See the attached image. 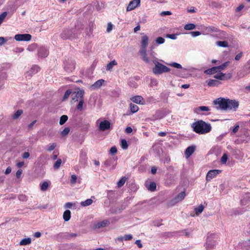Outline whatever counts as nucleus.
I'll list each match as a JSON object with an SVG mask.
<instances>
[{
	"mask_svg": "<svg viewBox=\"0 0 250 250\" xmlns=\"http://www.w3.org/2000/svg\"><path fill=\"white\" fill-rule=\"evenodd\" d=\"M193 130L199 134H205L209 132L211 130L210 124L207 123L203 120H198L191 125Z\"/></svg>",
	"mask_w": 250,
	"mask_h": 250,
	"instance_id": "obj_1",
	"label": "nucleus"
},
{
	"mask_svg": "<svg viewBox=\"0 0 250 250\" xmlns=\"http://www.w3.org/2000/svg\"><path fill=\"white\" fill-rule=\"evenodd\" d=\"M148 37L146 35L142 37L139 54L141 59L147 63L150 62V58L147 56L146 48L148 45Z\"/></svg>",
	"mask_w": 250,
	"mask_h": 250,
	"instance_id": "obj_2",
	"label": "nucleus"
},
{
	"mask_svg": "<svg viewBox=\"0 0 250 250\" xmlns=\"http://www.w3.org/2000/svg\"><path fill=\"white\" fill-rule=\"evenodd\" d=\"M153 62L155 66L152 68V72L155 75H160L170 71L169 68L158 62L157 60H153Z\"/></svg>",
	"mask_w": 250,
	"mask_h": 250,
	"instance_id": "obj_3",
	"label": "nucleus"
},
{
	"mask_svg": "<svg viewBox=\"0 0 250 250\" xmlns=\"http://www.w3.org/2000/svg\"><path fill=\"white\" fill-rule=\"evenodd\" d=\"M218 239V235L215 234H209L207 237L206 248L207 250L213 248L216 245Z\"/></svg>",
	"mask_w": 250,
	"mask_h": 250,
	"instance_id": "obj_4",
	"label": "nucleus"
},
{
	"mask_svg": "<svg viewBox=\"0 0 250 250\" xmlns=\"http://www.w3.org/2000/svg\"><path fill=\"white\" fill-rule=\"evenodd\" d=\"M75 63L73 60H68L64 62L63 67L67 72H72L75 69Z\"/></svg>",
	"mask_w": 250,
	"mask_h": 250,
	"instance_id": "obj_5",
	"label": "nucleus"
},
{
	"mask_svg": "<svg viewBox=\"0 0 250 250\" xmlns=\"http://www.w3.org/2000/svg\"><path fill=\"white\" fill-rule=\"evenodd\" d=\"M239 103L235 100L227 99V110L235 111L238 107Z\"/></svg>",
	"mask_w": 250,
	"mask_h": 250,
	"instance_id": "obj_6",
	"label": "nucleus"
},
{
	"mask_svg": "<svg viewBox=\"0 0 250 250\" xmlns=\"http://www.w3.org/2000/svg\"><path fill=\"white\" fill-rule=\"evenodd\" d=\"M215 104L219 105V108L222 110H227V99L224 98H218L214 101Z\"/></svg>",
	"mask_w": 250,
	"mask_h": 250,
	"instance_id": "obj_7",
	"label": "nucleus"
},
{
	"mask_svg": "<svg viewBox=\"0 0 250 250\" xmlns=\"http://www.w3.org/2000/svg\"><path fill=\"white\" fill-rule=\"evenodd\" d=\"M31 35L29 34H17L15 36L14 39L19 42L26 41L28 42L31 40Z\"/></svg>",
	"mask_w": 250,
	"mask_h": 250,
	"instance_id": "obj_8",
	"label": "nucleus"
},
{
	"mask_svg": "<svg viewBox=\"0 0 250 250\" xmlns=\"http://www.w3.org/2000/svg\"><path fill=\"white\" fill-rule=\"evenodd\" d=\"M208 111L209 108L206 106H200L193 109L194 112L198 115H207L205 112Z\"/></svg>",
	"mask_w": 250,
	"mask_h": 250,
	"instance_id": "obj_9",
	"label": "nucleus"
},
{
	"mask_svg": "<svg viewBox=\"0 0 250 250\" xmlns=\"http://www.w3.org/2000/svg\"><path fill=\"white\" fill-rule=\"evenodd\" d=\"M213 77L219 80L224 81L229 80L231 78L232 75L231 73L227 74L220 72L217 74L214 75Z\"/></svg>",
	"mask_w": 250,
	"mask_h": 250,
	"instance_id": "obj_10",
	"label": "nucleus"
},
{
	"mask_svg": "<svg viewBox=\"0 0 250 250\" xmlns=\"http://www.w3.org/2000/svg\"><path fill=\"white\" fill-rule=\"evenodd\" d=\"M141 0H133L129 2L126 7L127 11H131L140 5Z\"/></svg>",
	"mask_w": 250,
	"mask_h": 250,
	"instance_id": "obj_11",
	"label": "nucleus"
},
{
	"mask_svg": "<svg viewBox=\"0 0 250 250\" xmlns=\"http://www.w3.org/2000/svg\"><path fill=\"white\" fill-rule=\"evenodd\" d=\"M221 172V170L219 169H213L209 170L206 176V180L210 181L212 178L215 177L217 175Z\"/></svg>",
	"mask_w": 250,
	"mask_h": 250,
	"instance_id": "obj_12",
	"label": "nucleus"
},
{
	"mask_svg": "<svg viewBox=\"0 0 250 250\" xmlns=\"http://www.w3.org/2000/svg\"><path fill=\"white\" fill-rule=\"evenodd\" d=\"M110 127V123L107 120H104L101 121L99 125V129L101 131H104L109 129Z\"/></svg>",
	"mask_w": 250,
	"mask_h": 250,
	"instance_id": "obj_13",
	"label": "nucleus"
},
{
	"mask_svg": "<svg viewBox=\"0 0 250 250\" xmlns=\"http://www.w3.org/2000/svg\"><path fill=\"white\" fill-rule=\"evenodd\" d=\"M40 70V68L37 65H34L32 66L30 70L27 71L26 73V77L30 78L32 75L35 74Z\"/></svg>",
	"mask_w": 250,
	"mask_h": 250,
	"instance_id": "obj_14",
	"label": "nucleus"
},
{
	"mask_svg": "<svg viewBox=\"0 0 250 250\" xmlns=\"http://www.w3.org/2000/svg\"><path fill=\"white\" fill-rule=\"evenodd\" d=\"M109 224V221L107 220H104L102 221L98 222L94 224V229H100L105 227Z\"/></svg>",
	"mask_w": 250,
	"mask_h": 250,
	"instance_id": "obj_15",
	"label": "nucleus"
},
{
	"mask_svg": "<svg viewBox=\"0 0 250 250\" xmlns=\"http://www.w3.org/2000/svg\"><path fill=\"white\" fill-rule=\"evenodd\" d=\"M196 146L192 145L188 147L185 151V155L187 158H189L195 151Z\"/></svg>",
	"mask_w": 250,
	"mask_h": 250,
	"instance_id": "obj_16",
	"label": "nucleus"
},
{
	"mask_svg": "<svg viewBox=\"0 0 250 250\" xmlns=\"http://www.w3.org/2000/svg\"><path fill=\"white\" fill-rule=\"evenodd\" d=\"M48 55V51L45 47H40L38 49V56L39 57H46Z\"/></svg>",
	"mask_w": 250,
	"mask_h": 250,
	"instance_id": "obj_17",
	"label": "nucleus"
},
{
	"mask_svg": "<svg viewBox=\"0 0 250 250\" xmlns=\"http://www.w3.org/2000/svg\"><path fill=\"white\" fill-rule=\"evenodd\" d=\"M131 100L137 104H145V102L144 98L141 96H135L131 98Z\"/></svg>",
	"mask_w": 250,
	"mask_h": 250,
	"instance_id": "obj_18",
	"label": "nucleus"
},
{
	"mask_svg": "<svg viewBox=\"0 0 250 250\" xmlns=\"http://www.w3.org/2000/svg\"><path fill=\"white\" fill-rule=\"evenodd\" d=\"M104 82V80L103 79H100L96 81L94 84L90 85V89L92 90H94L99 89L101 87L102 84Z\"/></svg>",
	"mask_w": 250,
	"mask_h": 250,
	"instance_id": "obj_19",
	"label": "nucleus"
},
{
	"mask_svg": "<svg viewBox=\"0 0 250 250\" xmlns=\"http://www.w3.org/2000/svg\"><path fill=\"white\" fill-rule=\"evenodd\" d=\"M155 45H152L150 47V50L148 51L147 54V56L150 58V62L153 60H156L157 58L156 57V53L153 51V50L155 48Z\"/></svg>",
	"mask_w": 250,
	"mask_h": 250,
	"instance_id": "obj_20",
	"label": "nucleus"
},
{
	"mask_svg": "<svg viewBox=\"0 0 250 250\" xmlns=\"http://www.w3.org/2000/svg\"><path fill=\"white\" fill-rule=\"evenodd\" d=\"M186 196V193L185 191L181 192L178 195H177L172 200L173 204H176L181 201H182Z\"/></svg>",
	"mask_w": 250,
	"mask_h": 250,
	"instance_id": "obj_21",
	"label": "nucleus"
},
{
	"mask_svg": "<svg viewBox=\"0 0 250 250\" xmlns=\"http://www.w3.org/2000/svg\"><path fill=\"white\" fill-rule=\"evenodd\" d=\"M218 29L212 26H210L206 27L203 32V34H209L211 33L217 32L218 31Z\"/></svg>",
	"mask_w": 250,
	"mask_h": 250,
	"instance_id": "obj_22",
	"label": "nucleus"
},
{
	"mask_svg": "<svg viewBox=\"0 0 250 250\" xmlns=\"http://www.w3.org/2000/svg\"><path fill=\"white\" fill-rule=\"evenodd\" d=\"M208 85L209 87H215V86H218L219 85H220L221 83L217 80H213V79H210L206 82Z\"/></svg>",
	"mask_w": 250,
	"mask_h": 250,
	"instance_id": "obj_23",
	"label": "nucleus"
},
{
	"mask_svg": "<svg viewBox=\"0 0 250 250\" xmlns=\"http://www.w3.org/2000/svg\"><path fill=\"white\" fill-rule=\"evenodd\" d=\"M219 72L217 69L216 66L212 67L204 71V73L208 75H211L216 72Z\"/></svg>",
	"mask_w": 250,
	"mask_h": 250,
	"instance_id": "obj_24",
	"label": "nucleus"
},
{
	"mask_svg": "<svg viewBox=\"0 0 250 250\" xmlns=\"http://www.w3.org/2000/svg\"><path fill=\"white\" fill-rule=\"evenodd\" d=\"M71 218V212L69 210H66L63 213V219L65 221H68Z\"/></svg>",
	"mask_w": 250,
	"mask_h": 250,
	"instance_id": "obj_25",
	"label": "nucleus"
},
{
	"mask_svg": "<svg viewBox=\"0 0 250 250\" xmlns=\"http://www.w3.org/2000/svg\"><path fill=\"white\" fill-rule=\"evenodd\" d=\"M215 43L219 47H228L229 46V43L227 41H217Z\"/></svg>",
	"mask_w": 250,
	"mask_h": 250,
	"instance_id": "obj_26",
	"label": "nucleus"
},
{
	"mask_svg": "<svg viewBox=\"0 0 250 250\" xmlns=\"http://www.w3.org/2000/svg\"><path fill=\"white\" fill-rule=\"evenodd\" d=\"M117 64V62L115 60H113L109 62L106 65V70L111 71L113 67Z\"/></svg>",
	"mask_w": 250,
	"mask_h": 250,
	"instance_id": "obj_27",
	"label": "nucleus"
},
{
	"mask_svg": "<svg viewBox=\"0 0 250 250\" xmlns=\"http://www.w3.org/2000/svg\"><path fill=\"white\" fill-rule=\"evenodd\" d=\"M31 243V239L30 238H27L22 239L20 242V245L21 246H25L29 245Z\"/></svg>",
	"mask_w": 250,
	"mask_h": 250,
	"instance_id": "obj_28",
	"label": "nucleus"
},
{
	"mask_svg": "<svg viewBox=\"0 0 250 250\" xmlns=\"http://www.w3.org/2000/svg\"><path fill=\"white\" fill-rule=\"evenodd\" d=\"M167 64L170 66L174 67L177 69H183L182 66L180 64L176 62H172L167 63Z\"/></svg>",
	"mask_w": 250,
	"mask_h": 250,
	"instance_id": "obj_29",
	"label": "nucleus"
},
{
	"mask_svg": "<svg viewBox=\"0 0 250 250\" xmlns=\"http://www.w3.org/2000/svg\"><path fill=\"white\" fill-rule=\"evenodd\" d=\"M86 154L85 153L81 152L80 154V163L84 164L86 161Z\"/></svg>",
	"mask_w": 250,
	"mask_h": 250,
	"instance_id": "obj_30",
	"label": "nucleus"
},
{
	"mask_svg": "<svg viewBox=\"0 0 250 250\" xmlns=\"http://www.w3.org/2000/svg\"><path fill=\"white\" fill-rule=\"evenodd\" d=\"M204 208V207L202 205H200L198 207L194 209L196 215L198 216L200 214H201L203 212Z\"/></svg>",
	"mask_w": 250,
	"mask_h": 250,
	"instance_id": "obj_31",
	"label": "nucleus"
},
{
	"mask_svg": "<svg viewBox=\"0 0 250 250\" xmlns=\"http://www.w3.org/2000/svg\"><path fill=\"white\" fill-rule=\"evenodd\" d=\"M84 91L83 90H79L77 92L74 93L77 98L83 99V96L84 95Z\"/></svg>",
	"mask_w": 250,
	"mask_h": 250,
	"instance_id": "obj_32",
	"label": "nucleus"
},
{
	"mask_svg": "<svg viewBox=\"0 0 250 250\" xmlns=\"http://www.w3.org/2000/svg\"><path fill=\"white\" fill-rule=\"evenodd\" d=\"M93 203V200L91 199H88L84 201L81 202L80 204L83 207H86L91 205Z\"/></svg>",
	"mask_w": 250,
	"mask_h": 250,
	"instance_id": "obj_33",
	"label": "nucleus"
},
{
	"mask_svg": "<svg viewBox=\"0 0 250 250\" xmlns=\"http://www.w3.org/2000/svg\"><path fill=\"white\" fill-rule=\"evenodd\" d=\"M229 62H224V63H223L222 64H221L219 66H216L217 69H218V71L220 72L221 70H224L229 65Z\"/></svg>",
	"mask_w": 250,
	"mask_h": 250,
	"instance_id": "obj_34",
	"label": "nucleus"
},
{
	"mask_svg": "<svg viewBox=\"0 0 250 250\" xmlns=\"http://www.w3.org/2000/svg\"><path fill=\"white\" fill-rule=\"evenodd\" d=\"M129 107L132 113L136 112L139 110L138 106L137 105L132 103L130 104Z\"/></svg>",
	"mask_w": 250,
	"mask_h": 250,
	"instance_id": "obj_35",
	"label": "nucleus"
},
{
	"mask_svg": "<svg viewBox=\"0 0 250 250\" xmlns=\"http://www.w3.org/2000/svg\"><path fill=\"white\" fill-rule=\"evenodd\" d=\"M196 25L193 23H188L184 26V29L186 30H191L195 28Z\"/></svg>",
	"mask_w": 250,
	"mask_h": 250,
	"instance_id": "obj_36",
	"label": "nucleus"
},
{
	"mask_svg": "<svg viewBox=\"0 0 250 250\" xmlns=\"http://www.w3.org/2000/svg\"><path fill=\"white\" fill-rule=\"evenodd\" d=\"M69 32V31H68V30L63 31L61 34L62 38L63 39H67V38H73V37L71 35H69V34H67V32Z\"/></svg>",
	"mask_w": 250,
	"mask_h": 250,
	"instance_id": "obj_37",
	"label": "nucleus"
},
{
	"mask_svg": "<svg viewBox=\"0 0 250 250\" xmlns=\"http://www.w3.org/2000/svg\"><path fill=\"white\" fill-rule=\"evenodd\" d=\"M23 113V111L22 110H18L13 115L12 118L13 119L15 120L18 119Z\"/></svg>",
	"mask_w": 250,
	"mask_h": 250,
	"instance_id": "obj_38",
	"label": "nucleus"
},
{
	"mask_svg": "<svg viewBox=\"0 0 250 250\" xmlns=\"http://www.w3.org/2000/svg\"><path fill=\"white\" fill-rule=\"evenodd\" d=\"M156 188V185L154 182H151L149 186L147 187V189L151 191H154L155 190Z\"/></svg>",
	"mask_w": 250,
	"mask_h": 250,
	"instance_id": "obj_39",
	"label": "nucleus"
},
{
	"mask_svg": "<svg viewBox=\"0 0 250 250\" xmlns=\"http://www.w3.org/2000/svg\"><path fill=\"white\" fill-rule=\"evenodd\" d=\"M121 146L123 149H126L128 147V143L125 139H122L121 140Z\"/></svg>",
	"mask_w": 250,
	"mask_h": 250,
	"instance_id": "obj_40",
	"label": "nucleus"
},
{
	"mask_svg": "<svg viewBox=\"0 0 250 250\" xmlns=\"http://www.w3.org/2000/svg\"><path fill=\"white\" fill-rule=\"evenodd\" d=\"M62 161L61 159H58L54 164L53 167L55 169H59L62 164Z\"/></svg>",
	"mask_w": 250,
	"mask_h": 250,
	"instance_id": "obj_41",
	"label": "nucleus"
},
{
	"mask_svg": "<svg viewBox=\"0 0 250 250\" xmlns=\"http://www.w3.org/2000/svg\"><path fill=\"white\" fill-rule=\"evenodd\" d=\"M126 181V178L125 177H123L117 183V186L119 188L122 187L125 183Z\"/></svg>",
	"mask_w": 250,
	"mask_h": 250,
	"instance_id": "obj_42",
	"label": "nucleus"
},
{
	"mask_svg": "<svg viewBox=\"0 0 250 250\" xmlns=\"http://www.w3.org/2000/svg\"><path fill=\"white\" fill-rule=\"evenodd\" d=\"M48 183L47 182H44L42 183V184L41 185V189L42 191H45L48 188Z\"/></svg>",
	"mask_w": 250,
	"mask_h": 250,
	"instance_id": "obj_43",
	"label": "nucleus"
},
{
	"mask_svg": "<svg viewBox=\"0 0 250 250\" xmlns=\"http://www.w3.org/2000/svg\"><path fill=\"white\" fill-rule=\"evenodd\" d=\"M68 117L66 115H62L61 117L60 120V124L61 125H63L67 120Z\"/></svg>",
	"mask_w": 250,
	"mask_h": 250,
	"instance_id": "obj_44",
	"label": "nucleus"
},
{
	"mask_svg": "<svg viewBox=\"0 0 250 250\" xmlns=\"http://www.w3.org/2000/svg\"><path fill=\"white\" fill-rule=\"evenodd\" d=\"M37 48V44L33 43V44L29 45L28 46L27 50L29 51H33L35 50Z\"/></svg>",
	"mask_w": 250,
	"mask_h": 250,
	"instance_id": "obj_45",
	"label": "nucleus"
},
{
	"mask_svg": "<svg viewBox=\"0 0 250 250\" xmlns=\"http://www.w3.org/2000/svg\"><path fill=\"white\" fill-rule=\"evenodd\" d=\"M77 177L76 175L73 174L71 176V179L70 180V183L71 185H74L77 181Z\"/></svg>",
	"mask_w": 250,
	"mask_h": 250,
	"instance_id": "obj_46",
	"label": "nucleus"
},
{
	"mask_svg": "<svg viewBox=\"0 0 250 250\" xmlns=\"http://www.w3.org/2000/svg\"><path fill=\"white\" fill-rule=\"evenodd\" d=\"M228 157L226 153H224L221 159V162L223 164H225L227 161Z\"/></svg>",
	"mask_w": 250,
	"mask_h": 250,
	"instance_id": "obj_47",
	"label": "nucleus"
},
{
	"mask_svg": "<svg viewBox=\"0 0 250 250\" xmlns=\"http://www.w3.org/2000/svg\"><path fill=\"white\" fill-rule=\"evenodd\" d=\"M165 40L164 38L159 37L156 39V42L158 44H161L165 42Z\"/></svg>",
	"mask_w": 250,
	"mask_h": 250,
	"instance_id": "obj_48",
	"label": "nucleus"
},
{
	"mask_svg": "<svg viewBox=\"0 0 250 250\" xmlns=\"http://www.w3.org/2000/svg\"><path fill=\"white\" fill-rule=\"evenodd\" d=\"M56 147V144L53 143L47 146L46 150H47V151L50 152V151H52L53 150H54Z\"/></svg>",
	"mask_w": 250,
	"mask_h": 250,
	"instance_id": "obj_49",
	"label": "nucleus"
},
{
	"mask_svg": "<svg viewBox=\"0 0 250 250\" xmlns=\"http://www.w3.org/2000/svg\"><path fill=\"white\" fill-rule=\"evenodd\" d=\"M71 93H72V91L71 90L69 89V90H66L63 95V100H66Z\"/></svg>",
	"mask_w": 250,
	"mask_h": 250,
	"instance_id": "obj_50",
	"label": "nucleus"
},
{
	"mask_svg": "<svg viewBox=\"0 0 250 250\" xmlns=\"http://www.w3.org/2000/svg\"><path fill=\"white\" fill-rule=\"evenodd\" d=\"M7 15V13L6 12H4L0 15V25L3 22L4 19L5 18Z\"/></svg>",
	"mask_w": 250,
	"mask_h": 250,
	"instance_id": "obj_51",
	"label": "nucleus"
},
{
	"mask_svg": "<svg viewBox=\"0 0 250 250\" xmlns=\"http://www.w3.org/2000/svg\"><path fill=\"white\" fill-rule=\"evenodd\" d=\"M76 205V203L67 202L65 204L64 207L65 208H72V207Z\"/></svg>",
	"mask_w": 250,
	"mask_h": 250,
	"instance_id": "obj_52",
	"label": "nucleus"
},
{
	"mask_svg": "<svg viewBox=\"0 0 250 250\" xmlns=\"http://www.w3.org/2000/svg\"><path fill=\"white\" fill-rule=\"evenodd\" d=\"M70 131V129L69 127H65L62 132L61 134L62 136L67 135Z\"/></svg>",
	"mask_w": 250,
	"mask_h": 250,
	"instance_id": "obj_53",
	"label": "nucleus"
},
{
	"mask_svg": "<svg viewBox=\"0 0 250 250\" xmlns=\"http://www.w3.org/2000/svg\"><path fill=\"white\" fill-rule=\"evenodd\" d=\"M177 34H167L166 37L167 38L172 39V40H176L177 39Z\"/></svg>",
	"mask_w": 250,
	"mask_h": 250,
	"instance_id": "obj_54",
	"label": "nucleus"
},
{
	"mask_svg": "<svg viewBox=\"0 0 250 250\" xmlns=\"http://www.w3.org/2000/svg\"><path fill=\"white\" fill-rule=\"evenodd\" d=\"M190 34L192 37H196L201 35V33L199 31H192L190 32Z\"/></svg>",
	"mask_w": 250,
	"mask_h": 250,
	"instance_id": "obj_55",
	"label": "nucleus"
},
{
	"mask_svg": "<svg viewBox=\"0 0 250 250\" xmlns=\"http://www.w3.org/2000/svg\"><path fill=\"white\" fill-rule=\"evenodd\" d=\"M83 99H81L79 101V102L78 103V104L77 105V108L79 110H82L83 106Z\"/></svg>",
	"mask_w": 250,
	"mask_h": 250,
	"instance_id": "obj_56",
	"label": "nucleus"
},
{
	"mask_svg": "<svg viewBox=\"0 0 250 250\" xmlns=\"http://www.w3.org/2000/svg\"><path fill=\"white\" fill-rule=\"evenodd\" d=\"M23 50H24V49L22 47H16L13 50V51L15 53H21V52H23Z\"/></svg>",
	"mask_w": 250,
	"mask_h": 250,
	"instance_id": "obj_57",
	"label": "nucleus"
},
{
	"mask_svg": "<svg viewBox=\"0 0 250 250\" xmlns=\"http://www.w3.org/2000/svg\"><path fill=\"white\" fill-rule=\"evenodd\" d=\"M117 149L116 146H112L110 149V153L112 155H114L117 153Z\"/></svg>",
	"mask_w": 250,
	"mask_h": 250,
	"instance_id": "obj_58",
	"label": "nucleus"
},
{
	"mask_svg": "<svg viewBox=\"0 0 250 250\" xmlns=\"http://www.w3.org/2000/svg\"><path fill=\"white\" fill-rule=\"evenodd\" d=\"M124 237V240L125 241H129L132 239L133 236L132 234H126L125 235Z\"/></svg>",
	"mask_w": 250,
	"mask_h": 250,
	"instance_id": "obj_59",
	"label": "nucleus"
},
{
	"mask_svg": "<svg viewBox=\"0 0 250 250\" xmlns=\"http://www.w3.org/2000/svg\"><path fill=\"white\" fill-rule=\"evenodd\" d=\"M113 29V25L111 23L109 22L107 24V29L106 31L107 32L109 33Z\"/></svg>",
	"mask_w": 250,
	"mask_h": 250,
	"instance_id": "obj_60",
	"label": "nucleus"
},
{
	"mask_svg": "<svg viewBox=\"0 0 250 250\" xmlns=\"http://www.w3.org/2000/svg\"><path fill=\"white\" fill-rule=\"evenodd\" d=\"M243 53L242 52H240L237 54L236 56L235 57V60L236 61H239L240 60V59L242 57Z\"/></svg>",
	"mask_w": 250,
	"mask_h": 250,
	"instance_id": "obj_61",
	"label": "nucleus"
},
{
	"mask_svg": "<svg viewBox=\"0 0 250 250\" xmlns=\"http://www.w3.org/2000/svg\"><path fill=\"white\" fill-rule=\"evenodd\" d=\"M157 81L155 79H151L150 82V85L151 86H155L157 84Z\"/></svg>",
	"mask_w": 250,
	"mask_h": 250,
	"instance_id": "obj_62",
	"label": "nucleus"
},
{
	"mask_svg": "<svg viewBox=\"0 0 250 250\" xmlns=\"http://www.w3.org/2000/svg\"><path fill=\"white\" fill-rule=\"evenodd\" d=\"M135 243L138 246L139 248H142L143 247V245L141 243V241L140 240H137L135 241Z\"/></svg>",
	"mask_w": 250,
	"mask_h": 250,
	"instance_id": "obj_63",
	"label": "nucleus"
},
{
	"mask_svg": "<svg viewBox=\"0 0 250 250\" xmlns=\"http://www.w3.org/2000/svg\"><path fill=\"white\" fill-rule=\"evenodd\" d=\"M125 132L127 134L131 133L132 132V129L130 126L127 127L125 129Z\"/></svg>",
	"mask_w": 250,
	"mask_h": 250,
	"instance_id": "obj_64",
	"label": "nucleus"
}]
</instances>
